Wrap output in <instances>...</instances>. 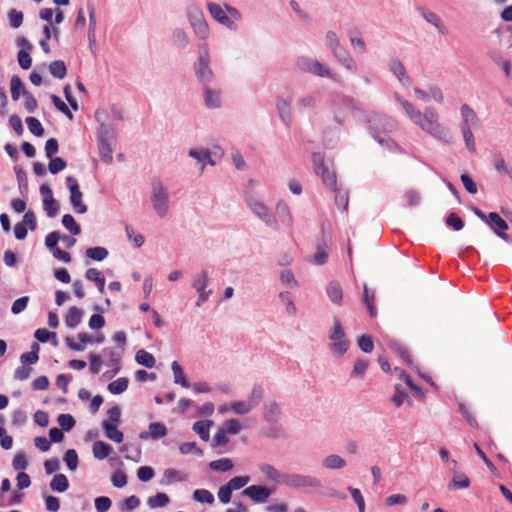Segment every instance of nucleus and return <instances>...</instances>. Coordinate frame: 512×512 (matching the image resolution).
<instances>
[{"mask_svg": "<svg viewBox=\"0 0 512 512\" xmlns=\"http://www.w3.org/2000/svg\"><path fill=\"white\" fill-rule=\"evenodd\" d=\"M330 340L329 349L334 357H342L349 348V341L345 337V331L339 319L334 318L333 326L328 332Z\"/></svg>", "mask_w": 512, "mask_h": 512, "instance_id": "nucleus-7", "label": "nucleus"}, {"mask_svg": "<svg viewBox=\"0 0 512 512\" xmlns=\"http://www.w3.org/2000/svg\"><path fill=\"white\" fill-rule=\"evenodd\" d=\"M404 401H406L409 406L412 405V400L409 398L407 392L401 387V385H395L394 394L391 397V402L396 407H400Z\"/></svg>", "mask_w": 512, "mask_h": 512, "instance_id": "nucleus-37", "label": "nucleus"}, {"mask_svg": "<svg viewBox=\"0 0 512 512\" xmlns=\"http://www.w3.org/2000/svg\"><path fill=\"white\" fill-rule=\"evenodd\" d=\"M171 369H172V372H173V377H174V383L175 384H179V385H181L184 388H189L191 386V384L189 383V381L185 377V374H184L182 366L177 361H173L172 362Z\"/></svg>", "mask_w": 512, "mask_h": 512, "instance_id": "nucleus-33", "label": "nucleus"}, {"mask_svg": "<svg viewBox=\"0 0 512 512\" xmlns=\"http://www.w3.org/2000/svg\"><path fill=\"white\" fill-rule=\"evenodd\" d=\"M40 194L42 196L43 208L48 217H55L59 211V204L53 198L52 190L47 185L40 186Z\"/></svg>", "mask_w": 512, "mask_h": 512, "instance_id": "nucleus-16", "label": "nucleus"}, {"mask_svg": "<svg viewBox=\"0 0 512 512\" xmlns=\"http://www.w3.org/2000/svg\"><path fill=\"white\" fill-rule=\"evenodd\" d=\"M64 461L69 470L74 471L78 466V455L74 449H69L64 455Z\"/></svg>", "mask_w": 512, "mask_h": 512, "instance_id": "nucleus-64", "label": "nucleus"}, {"mask_svg": "<svg viewBox=\"0 0 512 512\" xmlns=\"http://www.w3.org/2000/svg\"><path fill=\"white\" fill-rule=\"evenodd\" d=\"M209 467L214 471L226 472L233 468V462L229 458H221L210 462Z\"/></svg>", "mask_w": 512, "mask_h": 512, "instance_id": "nucleus-49", "label": "nucleus"}, {"mask_svg": "<svg viewBox=\"0 0 512 512\" xmlns=\"http://www.w3.org/2000/svg\"><path fill=\"white\" fill-rule=\"evenodd\" d=\"M280 414H281V409L277 403L271 402V403L266 404L265 410H264V416L268 422L276 421L278 419V417L280 416Z\"/></svg>", "mask_w": 512, "mask_h": 512, "instance_id": "nucleus-44", "label": "nucleus"}, {"mask_svg": "<svg viewBox=\"0 0 512 512\" xmlns=\"http://www.w3.org/2000/svg\"><path fill=\"white\" fill-rule=\"evenodd\" d=\"M49 70L50 73L58 79H63L67 73L66 65L61 60L51 62L49 65Z\"/></svg>", "mask_w": 512, "mask_h": 512, "instance_id": "nucleus-47", "label": "nucleus"}, {"mask_svg": "<svg viewBox=\"0 0 512 512\" xmlns=\"http://www.w3.org/2000/svg\"><path fill=\"white\" fill-rule=\"evenodd\" d=\"M212 420L197 421L193 424L192 429L203 441L210 439V427L213 426Z\"/></svg>", "mask_w": 512, "mask_h": 512, "instance_id": "nucleus-30", "label": "nucleus"}, {"mask_svg": "<svg viewBox=\"0 0 512 512\" xmlns=\"http://www.w3.org/2000/svg\"><path fill=\"white\" fill-rule=\"evenodd\" d=\"M281 302L285 305V311L290 316L297 314V308L293 302L292 296L288 291H282L278 295Z\"/></svg>", "mask_w": 512, "mask_h": 512, "instance_id": "nucleus-41", "label": "nucleus"}, {"mask_svg": "<svg viewBox=\"0 0 512 512\" xmlns=\"http://www.w3.org/2000/svg\"><path fill=\"white\" fill-rule=\"evenodd\" d=\"M203 99L208 109H219L222 106L221 91L210 84L203 86Z\"/></svg>", "mask_w": 512, "mask_h": 512, "instance_id": "nucleus-17", "label": "nucleus"}, {"mask_svg": "<svg viewBox=\"0 0 512 512\" xmlns=\"http://www.w3.org/2000/svg\"><path fill=\"white\" fill-rule=\"evenodd\" d=\"M355 108V102L352 98L345 95L335 96L330 104V109L334 120L339 124H344L348 115Z\"/></svg>", "mask_w": 512, "mask_h": 512, "instance_id": "nucleus-10", "label": "nucleus"}, {"mask_svg": "<svg viewBox=\"0 0 512 512\" xmlns=\"http://www.w3.org/2000/svg\"><path fill=\"white\" fill-rule=\"evenodd\" d=\"M223 429L230 435H236L243 429V427L238 419L232 418L225 421Z\"/></svg>", "mask_w": 512, "mask_h": 512, "instance_id": "nucleus-60", "label": "nucleus"}, {"mask_svg": "<svg viewBox=\"0 0 512 512\" xmlns=\"http://www.w3.org/2000/svg\"><path fill=\"white\" fill-rule=\"evenodd\" d=\"M264 390L260 385H254L245 400L229 403L230 411L236 415H246L259 406L263 399Z\"/></svg>", "mask_w": 512, "mask_h": 512, "instance_id": "nucleus-6", "label": "nucleus"}, {"mask_svg": "<svg viewBox=\"0 0 512 512\" xmlns=\"http://www.w3.org/2000/svg\"><path fill=\"white\" fill-rule=\"evenodd\" d=\"M291 99L285 96H278L276 99V110L281 121L289 125L292 121Z\"/></svg>", "mask_w": 512, "mask_h": 512, "instance_id": "nucleus-20", "label": "nucleus"}, {"mask_svg": "<svg viewBox=\"0 0 512 512\" xmlns=\"http://www.w3.org/2000/svg\"><path fill=\"white\" fill-rule=\"evenodd\" d=\"M318 102H319V99L316 95L307 94L298 99V101L296 103V107L300 111H305L307 109H314L317 107Z\"/></svg>", "mask_w": 512, "mask_h": 512, "instance_id": "nucleus-36", "label": "nucleus"}, {"mask_svg": "<svg viewBox=\"0 0 512 512\" xmlns=\"http://www.w3.org/2000/svg\"><path fill=\"white\" fill-rule=\"evenodd\" d=\"M125 233L128 241L136 248H140L145 243V237L139 233L132 225H125Z\"/></svg>", "mask_w": 512, "mask_h": 512, "instance_id": "nucleus-32", "label": "nucleus"}, {"mask_svg": "<svg viewBox=\"0 0 512 512\" xmlns=\"http://www.w3.org/2000/svg\"><path fill=\"white\" fill-rule=\"evenodd\" d=\"M249 209L266 225L276 228L277 219L272 215L270 209L260 200L250 198L247 200Z\"/></svg>", "mask_w": 512, "mask_h": 512, "instance_id": "nucleus-13", "label": "nucleus"}, {"mask_svg": "<svg viewBox=\"0 0 512 512\" xmlns=\"http://www.w3.org/2000/svg\"><path fill=\"white\" fill-rule=\"evenodd\" d=\"M296 67L300 72L310 73L321 78L333 79L335 77V73L328 65H325L317 59L309 56L298 57L296 60Z\"/></svg>", "mask_w": 512, "mask_h": 512, "instance_id": "nucleus-8", "label": "nucleus"}, {"mask_svg": "<svg viewBox=\"0 0 512 512\" xmlns=\"http://www.w3.org/2000/svg\"><path fill=\"white\" fill-rule=\"evenodd\" d=\"M96 13L93 6L89 7V28H88V40L91 45L96 43Z\"/></svg>", "mask_w": 512, "mask_h": 512, "instance_id": "nucleus-46", "label": "nucleus"}, {"mask_svg": "<svg viewBox=\"0 0 512 512\" xmlns=\"http://www.w3.org/2000/svg\"><path fill=\"white\" fill-rule=\"evenodd\" d=\"M470 480L465 474L454 472L449 488H468Z\"/></svg>", "mask_w": 512, "mask_h": 512, "instance_id": "nucleus-53", "label": "nucleus"}, {"mask_svg": "<svg viewBox=\"0 0 512 512\" xmlns=\"http://www.w3.org/2000/svg\"><path fill=\"white\" fill-rule=\"evenodd\" d=\"M251 481L250 476H236L228 481V485L233 491L242 489Z\"/></svg>", "mask_w": 512, "mask_h": 512, "instance_id": "nucleus-61", "label": "nucleus"}, {"mask_svg": "<svg viewBox=\"0 0 512 512\" xmlns=\"http://www.w3.org/2000/svg\"><path fill=\"white\" fill-rule=\"evenodd\" d=\"M388 68L403 87L408 88L412 85V79L409 76L404 64L399 59H390L388 62Z\"/></svg>", "mask_w": 512, "mask_h": 512, "instance_id": "nucleus-14", "label": "nucleus"}, {"mask_svg": "<svg viewBox=\"0 0 512 512\" xmlns=\"http://www.w3.org/2000/svg\"><path fill=\"white\" fill-rule=\"evenodd\" d=\"M324 41L336 61H338L348 71L352 73L357 72L358 68L354 58L344 47L341 46L340 39L336 32L332 30L327 31Z\"/></svg>", "mask_w": 512, "mask_h": 512, "instance_id": "nucleus-3", "label": "nucleus"}, {"mask_svg": "<svg viewBox=\"0 0 512 512\" xmlns=\"http://www.w3.org/2000/svg\"><path fill=\"white\" fill-rule=\"evenodd\" d=\"M460 114L462 118L460 128L467 127L469 129H472L477 128L479 126V118L476 112L468 104L461 105Z\"/></svg>", "mask_w": 512, "mask_h": 512, "instance_id": "nucleus-24", "label": "nucleus"}, {"mask_svg": "<svg viewBox=\"0 0 512 512\" xmlns=\"http://www.w3.org/2000/svg\"><path fill=\"white\" fill-rule=\"evenodd\" d=\"M326 292H327L329 299L333 303H335V304L341 303V300L343 297V291H342L341 285L338 282H336V281L330 282L327 285Z\"/></svg>", "mask_w": 512, "mask_h": 512, "instance_id": "nucleus-35", "label": "nucleus"}, {"mask_svg": "<svg viewBox=\"0 0 512 512\" xmlns=\"http://www.w3.org/2000/svg\"><path fill=\"white\" fill-rule=\"evenodd\" d=\"M488 222L487 224L493 229V231L503 240L507 241L508 236L505 234V231L508 229V224L504 219L500 217V215L496 212H491L488 214Z\"/></svg>", "mask_w": 512, "mask_h": 512, "instance_id": "nucleus-23", "label": "nucleus"}, {"mask_svg": "<svg viewBox=\"0 0 512 512\" xmlns=\"http://www.w3.org/2000/svg\"><path fill=\"white\" fill-rule=\"evenodd\" d=\"M63 226L73 235H79L81 228L70 214H65L62 217Z\"/></svg>", "mask_w": 512, "mask_h": 512, "instance_id": "nucleus-52", "label": "nucleus"}, {"mask_svg": "<svg viewBox=\"0 0 512 512\" xmlns=\"http://www.w3.org/2000/svg\"><path fill=\"white\" fill-rule=\"evenodd\" d=\"M105 436L116 443H121L124 439L123 433L117 429L116 425H113L110 421H103L102 423Z\"/></svg>", "mask_w": 512, "mask_h": 512, "instance_id": "nucleus-29", "label": "nucleus"}, {"mask_svg": "<svg viewBox=\"0 0 512 512\" xmlns=\"http://www.w3.org/2000/svg\"><path fill=\"white\" fill-rule=\"evenodd\" d=\"M111 136L112 133L109 131L108 127L102 125L99 142V154L101 159L107 163L111 162L113 158V151L107 139Z\"/></svg>", "mask_w": 512, "mask_h": 512, "instance_id": "nucleus-19", "label": "nucleus"}, {"mask_svg": "<svg viewBox=\"0 0 512 512\" xmlns=\"http://www.w3.org/2000/svg\"><path fill=\"white\" fill-rule=\"evenodd\" d=\"M394 98L402 106L410 121L423 132L437 140H443L447 136L448 132L439 121V115L434 108L426 107L422 112L398 93H394Z\"/></svg>", "mask_w": 512, "mask_h": 512, "instance_id": "nucleus-1", "label": "nucleus"}, {"mask_svg": "<svg viewBox=\"0 0 512 512\" xmlns=\"http://www.w3.org/2000/svg\"><path fill=\"white\" fill-rule=\"evenodd\" d=\"M193 499L199 503H207L212 505L215 501L213 494L206 489H196L193 492Z\"/></svg>", "mask_w": 512, "mask_h": 512, "instance_id": "nucleus-48", "label": "nucleus"}, {"mask_svg": "<svg viewBox=\"0 0 512 512\" xmlns=\"http://www.w3.org/2000/svg\"><path fill=\"white\" fill-rule=\"evenodd\" d=\"M150 202L155 213L163 218L167 216L170 208V197L167 187L159 178L151 180Z\"/></svg>", "mask_w": 512, "mask_h": 512, "instance_id": "nucleus-4", "label": "nucleus"}, {"mask_svg": "<svg viewBox=\"0 0 512 512\" xmlns=\"http://www.w3.org/2000/svg\"><path fill=\"white\" fill-rule=\"evenodd\" d=\"M328 255L329 246L326 241H323L317 247V251L313 256V262L317 265H323L327 262Z\"/></svg>", "mask_w": 512, "mask_h": 512, "instance_id": "nucleus-40", "label": "nucleus"}, {"mask_svg": "<svg viewBox=\"0 0 512 512\" xmlns=\"http://www.w3.org/2000/svg\"><path fill=\"white\" fill-rule=\"evenodd\" d=\"M186 15L196 37L202 41L206 40L209 37L210 29L202 10L196 5H189Z\"/></svg>", "mask_w": 512, "mask_h": 512, "instance_id": "nucleus-9", "label": "nucleus"}, {"mask_svg": "<svg viewBox=\"0 0 512 512\" xmlns=\"http://www.w3.org/2000/svg\"><path fill=\"white\" fill-rule=\"evenodd\" d=\"M275 212L278 218L277 223L280 222L286 228L293 226V216L289 205L285 201L279 200L276 203Z\"/></svg>", "mask_w": 512, "mask_h": 512, "instance_id": "nucleus-22", "label": "nucleus"}, {"mask_svg": "<svg viewBox=\"0 0 512 512\" xmlns=\"http://www.w3.org/2000/svg\"><path fill=\"white\" fill-rule=\"evenodd\" d=\"M243 495L256 503H265L271 495V490L262 485H251L243 490Z\"/></svg>", "mask_w": 512, "mask_h": 512, "instance_id": "nucleus-18", "label": "nucleus"}, {"mask_svg": "<svg viewBox=\"0 0 512 512\" xmlns=\"http://www.w3.org/2000/svg\"><path fill=\"white\" fill-rule=\"evenodd\" d=\"M206 7L210 16L217 23L230 31L238 30L237 22L242 20V14L236 7L227 3L222 6L215 2H208Z\"/></svg>", "mask_w": 512, "mask_h": 512, "instance_id": "nucleus-2", "label": "nucleus"}, {"mask_svg": "<svg viewBox=\"0 0 512 512\" xmlns=\"http://www.w3.org/2000/svg\"><path fill=\"white\" fill-rule=\"evenodd\" d=\"M82 317L83 311L75 306H72L68 309L64 322L68 328L73 329L80 324Z\"/></svg>", "mask_w": 512, "mask_h": 512, "instance_id": "nucleus-28", "label": "nucleus"}, {"mask_svg": "<svg viewBox=\"0 0 512 512\" xmlns=\"http://www.w3.org/2000/svg\"><path fill=\"white\" fill-rule=\"evenodd\" d=\"M279 279L286 287L297 288L299 286L294 274L288 269H284L280 272Z\"/></svg>", "mask_w": 512, "mask_h": 512, "instance_id": "nucleus-50", "label": "nucleus"}, {"mask_svg": "<svg viewBox=\"0 0 512 512\" xmlns=\"http://www.w3.org/2000/svg\"><path fill=\"white\" fill-rule=\"evenodd\" d=\"M179 451L182 455L195 454L199 457L203 456V450L197 447L194 442H184L180 444Z\"/></svg>", "mask_w": 512, "mask_h": 512, "instance_id": "nucleus-58", "label": "nucleus"}, {"mask_svg": "<svg viewBox=\"0 0 512 512\" xmlns=\"http://www.w3.org/2000/svg\"><path fill=\"white\" fill-rule=\"evenodd\" d=\"M24 90L23 84L19 77L13 76L10 81V91L13 100H18L21 91Z\"/></svg>", "mask_w": 512, "mask_h": 512, "instance_id": "nucleus-62", "label": "nucleus"}, {"mask_svg": "<svg viewBox=\"0 0 512 512\" xmlns=\"http://www.w3.org/2000/svg\"><path fill=\"white\" fill-rule=\"evenodd\" d=\"M135 360L139 365L146 368H152L156 363L154 356L144 349H140L136 352Z\"/></svg>", "mask_w": 512, "mask_h": 512, "instance_id": "nucleus-39", "label": "nucleus"}, {"mask_svg": "<svg viewBox=\"0 0 512 512\" xmlns=\"http://www.w3.org/2000/svg\"><path fill=\"white\" fill-rule=\"evenodd\" d=\"M128 379L125 377L118 378L108 384V391L111 394L118 395L123 393L128 387Z\"/></svg>", "mask_w": 512, "mask_h": 512, "instance_id": "nucleus-43", "label": "nucleus"}, {"mask_svg": "<svg viewBox=\"0 0 512 512\" xmlns=\"http://www.w3.org/2000/svg\"><path fill=\"white\" fill-rule=\"evenodd\" d=\"M347 465L345 458L337 454H330L323 458L322 466L329 470H339Z\"/></svg>", "mask_w": 512, "mask_h": 512, "instance_id": "nucleus-25", "label": "nucleus"}, {"mask_svg": "<svg viewBox=\"0 0 512 512\" xmlns=\"http://www.w3.org/2000/svg\"><path fill=\"white\" fill-rule=\"evenodd\" d=\"M112 451V446L104 441H95L92 445V453L97 460L108 458Z\"/></svg>", "mask_w": 512, "mask_h": 512, "instance_id": "nucleus-26", "label": "nucleus"}, {"mask_svg": "<svg viewBox=\"0 0 512 512\" xmlns=\"http://www.w3.org/2000/svg\"><path fill=\"white\" fill-rule=\"evenodd\" d=\"M171 38L173 45L179 49H184L190 44L188 34L181 28L174 29Z\"/></svg>", "mask_w": 512, "mask_h": 512, "instance_id": "nucleus-31", "label": "nucleus"}, {"mask_svg": "<svg viewBox=\"0 0 512 512\" xmlns=\"http://www.w3.org/2000/svg\"><path fill=\"white\" fill-rule=\"evenodd\" d=\"M150 508L165 507L169 503V497L162 492L148 498L147 501Z\"/></svg>", "mask_w": 512, "mask_h": 512, "instance_id": "nucleus-54", "label": "nucleus"}, {"mask_svg": "<svg viewBox=\"0 0 512 512\" xmlns=\"http://www.w3.org/2000/svg\"><path fill=\"white\" fill-rule=\"evenodd\" d=\"M460 130L467 150L474 153L476 151V144L474 135L472 133V129H469L467 127H461Z\"/></svg>", "mask_w": 512, "mask_h": 512, "instance_id": "nucleus-55", "label": "nucleus"}, {"mask_svg": "<svg viewBox=\"0 0 512 512\" xmlns=\"http://www.w3.org/2000/svg\"><path fill=\"white\" fill-rule=\"evenodd\" d=\"M149 431L151 434V439L158 440L167 435V428L164 424L160 422H153L149 424Z\"/></svg>", "mask_w": 512, "mask_h": 512, "instance_id": "nucleus-51", "label": "nucleus"}, {"mask_svg": "<svg viewBox=\"0 0 512 512\" xmlns=\"http://www.w3.org/2000/svg\"><path fill=\"white\" fill-rule=\"evenodd\" d=\"M108 250L104 247H91L86 250V256L91 260L103 261L108 256Z\"/></svg>", "mask_w": 512, "mask_h": 512, "instance_id": "nucleus-45", "label": "nucleus"}, {"mask_svg": "<svg viewBox=\"0 0 512 512\" xmlns=\"http://www.w3.org/2000/svg\"><path fill=\"white\" fill-rule=\"evenodd\" d=\"M420 14L427 23L436 28L439 34L444 36L448 34V29L438 14L427 8H422L420 10Z\"/></svg>", "mask_w": 512, "mask_h": 512, "instance_id": "nucleus-21", "label": "nucleus"}, {"mask_svg": "<svg viewBox=\"0 0 512 512\" xmlns=\"http://www.w3.org/2000/svg\"><path fill=\"white\" fill-rule=\"evenodd\" d=\"M210 51L208 44L202 42L198 45V59L194 64V71L197 80L203 85H209L214 80V72L210 67Z\"/></svg>", "mask_w": 512, "mask_h": 512, "instance_id": "nucleus-5", "label": "nucleus"}, {"mask_svg": "<svg viewBox=\"0 0 512 512\" xmlns=\"http://www.w3.org/2000/svg\"><path fill=\"white\" fill-rule=\"evenodd\" d=\"M183 477L181 473L175 469H166L163 473V478L161 480L162 485H169L172 482L182 481Z\"/></svg>", "mask_w": 512, "mask_h": 512, "instance_id": "nucleus-56", "label": "nucleus"}, {"mask_svg": "<svg viewBox=\"0 0 512 512\" xmlns=\"http://www.w3.org/2000/svg\"><path fill=\"white\" fill-rule=\"evenodd\" d=\"M85 278L94 282L100 293L104 292L106 280L101 271L96 268H89L85 272Z\"/></svg>", "mask_w": 512, "mask_h": 512, "instance_id": "nucleus-27", "label": "nucleus"}, {"mask_svg": "<svg viewBox=\"0 0 512 512\" xmlns=\"http://www.w3.org/2000/svg\"><path fill=\"white\" fill-rule=\"evenodd\" d=\"M26 124L29 129V131L34 134L35 136H42L44 134V129L42 127L41 122L34 118V117H28L26 119Z\"/></svg>", "mask_w": 512, "mask_h": 512, "instance_id": "nucleus-59", "label": "nucleus"}, {"mask_svg": "<svg viewBox=\"0 0 512 512\" xmlns=\"http://www.w3.org/2000/svg\"><path fill=\"white\" fill-rule=\"evenodd\" d=\"M259 470L268 480L282 484L283 474L280 473L274 466L264 463L259 465Z\"/></svg>", "mask_w": 512, "mask_h": 512, "instance_id": "nucleus-34", "label": "nucleus"}, {"mask_svg": "<svg viewBox=\"0 0 512 512\" xmlns=\"http://www.w3.org/2000/svg\"><path fill=\"white\" fill-rule=\"evenodd\" d=\"M282 484L291 488L312 487L317 481L310 476L302 474H283Z\"/></svg>", "mask_w": 512, "mask_h": 512, "instance_id": "nucleus-15", "label": "nucleus"}, {"mask_svg": "<svg viewBox=\"0 0 512 512\" xmlns=\"http://www.w3.org/2000/svg\"><path fill=\"white\" fill-rule=\"evenodd\" d=\"M50 487L53 491L60 493L65 492L69 487L67 477L64 474L55 475L50 482Z\"/></svg>", "mask_w": 512, "mask_h": 512, "instance_id": "nucleus-42", "label": "nucleus"}, {"mask_svg": "<svg viewBox=\"0 0 512 512\" xmlns=\"http://www.w3.org/2000/svg\"><path fill=\"white\" fill-rule=\"evenodd\" d=\"M322 177V181L326 187L336 191V176L333 171L328 168L319 173Z\"/></svg>", "mask_w": 512, "mask_h": 512, "instance_id": "nucleus-57", "label": "nucleus"}, {"mask_svg": "<svg viewBox=\"0 0 512 512\" xmlns=\"http://www.w3.org/2000/svg\"><path fill=\"white\" fill-rule=\"evenodd\" d=\"M188 155L201 164L200 170L203 172L206 166V160L209 159V150L206 148H193L188 151Z\"/></svg>", "mask_w": 512, "mask_h": 512, "instance_id": "nucleus-38", "label": "nucleus"}, {"mask_svg": "<svg viewBox=\"0 0 512 512\" xmlns=\"http://www.w3.org/2000/svg\"><path fill=\"white\" fill-rule=\"evenodd\" d=\"M208 284L209 274L206 270H202L194 276L192 287L197 293V300L195 302L197 307H201L204 303H206L212 294V290L207 289Z\"/></svg>", "mask_w": 512, "mask_h": 512, "instance_id": "nucleus-11", "label": "nucleus"}, {"mask_svg": "<svg viewBox=\"0 0 512 512\" xmlns=\"http://www.w3.org/2000/svg\"><path fill=\"white\" fill-rule=\"evenodd\" d=\"M66 184L70 192L69 200L72 209L77 214H84L87 212V206L83 203V194L80 191L78 181L73 176L66 177Z\"/></svg>", "mask_w": 512, "mask_h": 512, "instance_id": "nucleus-12", "label": "nucleus"}, {"mask_svg": "<svg viewBox=\"0 0 512 512\" xmlns=\"http://www.w3.org/2000/svg\"><path fill=\"white\" fill-rule=\"evenodd\" d=\"M369 363L364 359H358L354 363V367L351 373L352 377L362 378L368 369Z\"/></svg>", "mask_w": 512, "mask_h": 512, "instance_id": "nucleus-63", "label": "nucleus"}]
</instances>
